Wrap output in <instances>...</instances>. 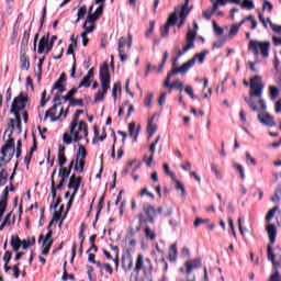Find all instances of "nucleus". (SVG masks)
<instances>
[{
    "label": "nucleus",
    "mask_w": 281,
    "mask_h": 281,
    "mask_svg": "<svg viewBox=\"0 0 281 281\" xmlns=\"http://www.w3.org/2000/svg\"><path fill=\"white\" fill-rule=\"evenodd\" d=\"M80 183H82V179L80 177L71 176L68 184L69 190H74L72 196H76L78 190H80Z\"/></svg>",
    "instance_id": "21"
},
{
    "label": "nucleus",
    "mask_w": 281,
    "mask_h": 281,
    "mask_svg": "<svg viewBox=\"0 0 281 281\" xmlns=\"http://www.w3.org/2000/svg\"><path fill=\"white\" fill-rule=\"evenodd\" d=\"M56 172L57 170L55 169L52 175V194L54 196V200H53V203L50 204V207H53V210H57L60 203V199L59 198L56 199V182H54V176L56 175Z\"/></svg>",
    "instance_id": "22"
},
{
    "label": "nucleus",
    "mask_w": 281,
    "mask_h": 281,
    "mask_svg": "<svg viewBox=\"0 0 281 281\" xmlns=\"http://www.w3.org/2000/svg\"><path fill=\"white\" fill-rule=\"evenodd\" d=\"M238 30H240V24H233L228 32V37L234 38V36H236V34H238Z\"/></svg>",
    "instance_id": "39"
},
{
    "label": "nucleus",
    "mask_w": 281,
    "mask_h": 281,
    "mask_svg": "<svg viewBox=\"0 0 281 281\" xmlns=\"http://www.w3.org/2000/svg\"><path fill=\"white\" fill-rule=\"evenodd\" d=\"M178 10L179 9H176V11L169 15L167 22L160 26V36H162V38H168V35L170 34V25L177 24V20L179 19L177 15Z\"/></svg>",
    "instance_id": "13"
},
{
    "label": "nucleus",
    "mask_w": 281,
    "mask_h": 281,
    "mask_svg": "<svg viewBox=\"0 0 281 281\" xmlns=\"http://www.w3.org/2000/svg\"><path fill=\"white\" fill-rule=\"evenodd\" d=\"M166 175H168V177H171L172 180H176L177 179V175H175V172L170 171V166L168 164H165L162 166Z\"/></svg>",
    "instance_id": "52"
},
{
    "label": "nucleus",
    "mask_w": 281,
    "mask_h": 281,
    "mask_svg": "<svg viewBox=\"0 0 281 281\" xmlns=\"http://www.w3.org/2000/svg\"><path fill=\"white\" fill-rule=\"evenodd\" d=\"M258 120L260 124H263V126H269L270 128H273V126H276V121H273V116L265 111L258 114Z\"/></svg>",
    "instance_id": "18"
},
{
    "label": "nucleus",
    "mask_w": 281,
    "mask_h": 281,
    "mask_svg": "<svg viewBox=\"0 0 281 281\" xmlns=\"http://www.w3.org/2000/svg\"><path fill=\"white\" fill-rule=\"evenodd\" d=\"M168 258L170 262H177V244L170 246Z\"/></svg>",
    "instance_id": "31"
},
{
    "label": "nucleus",
    "mask_w": 281,
    "mask_h": 281,
    "mask_svg": "<svg viewBox=\"0 0 281 281\" xmlns=\"http://www.w3.org/2000/svg\"><path fill=\"white\" fill-rule=\"evenodd\" d=\"M53 44H49V37L43 36L40 41L38 49L37 52L40 54H49L52 52Z\"/></svg>",
    "instance_id": "19"
},
{
    "label": "nucleus",
    "mask_w": 281,
    "mask_h": 281,
    "mask_svg": "<svg viewBox=\"0 0 281 281\" xmlns=\"http://www.w3.org/2000/svg\"><path fill=\"white\" fill-rule=\"evenodd\" d=\"M233 168L239 172L240 179H245V168L241 167L238 162H233Z\"/></svg>",
    "instance_id": "46"
},
{
    "label": "nucleus",
    "mask_w": 281,
    "mask_h": 281,
    "mask_svg": "<svg viewBox=\"0 0 281 281\" xmlns=\"http://www.w3.org/2000/svg\"><path fill=\"white\" fill-rule=\"evenodd\" d=\"M206 54H209L207 50L199 53V54L194 55L190 60L184 63L181 67H178V68L176 66L179 60V55H177V57L173 60L171 71L169 74H167V78L164 82V87L169 86L170 78H172V76H176L177 74H188L192 69V67H194L196 60L200 65H203Z\"/></svg>",
    "instance_id": "3"
},
{
    "label": "nucleus",
    "mask_w": 281,
    "mask_h": 281,
    "mask_svg": "<svg viewBox=\"0 0 281 281\" xmlns=\"http://www.w3.org/2000/svg\"><path fill=\"white\" fill-rule=\"evenodd\" d=\"M139 271H143L147 280L153 281V261L142 254L137 256L134 267L135 273H139Z\"/></svg>",
    "instance_id": "7"
},
{
    "label": "nucleus",
    "mask_w": 281,
    "mask_h": 281,
    "mask_svg": "<svg viewBox=\"0 0 281 281\" xmlns=\"http://www.w3.org/2000/svg\"><path fill=\"white\" fill-rule=\"evenodd\" d=\"M213 3V7L218 10L220 5H227L228 0H211Z\"/></svg>",
    "instance_id": "56"
},
{
    "label": "nucleus",
    "mask_w": 281,
    "mask_h": 281,
    "mask_svg": "<svg viewBox=\"0 0 281 281\" xmlns=\"http://www.w3.org/2000/svg\"><path fill=\"white\" fill-rule=\"evenodd\" d=\"M239 120L241 124H245L247 122V113L245 110H240L239 112Z\"/></svg>",
    "instance_id": "63"
},
{
    "label": "nucleus",
    "mask_w": 281,
    "mask_h": 281,
    "mask_svg": "<svg viewBox=\"0 0 281 281\" xmlns=\"http://www.w3.org/2000/svg\"><path fill=\"white\" fill-rule=\"evenodd\" d=\"M142 131V126H137L135 125V122L130 123L128 125V133H130V137L134 138V142H137V137H139V132Z\"/></svg>",
    "instance_id": "25"
},
{
    "label": "nucleus",
    "mask_w": 281,
    "mask_h": 281,
    "mask_svg": "<svg viewBox=\"0 0 281 281\" xmlns=\"http://www.w3.org/2000/svg\"><path fill=\"white\" fill-rule=\"evenodd\" d=\"M88 136L89 131L85 121H71L70 132L64 133L63 142L69 146L70 144L81 142V139H87Z\"/></svg>",
    "instance_id": "4"
},
{
    "label": "nucleus",
    "mask_w": 281,
    "mask_h": 281,
    "mask_svg": "<svg viewBox=\"0 0 281 281\" xmlns=\"http://www.w3.org/2000/svg\"><path fill=\"white\" fill-rule=\"evenodd\" d=\"M143 212L147 215V218L149 223H155V216L157 214H161L164 212V207L159 206L158 209H155V206L150 205L149 203L143 204Z\"/></svg>",
    "instance_id": "15"
},
{
    "label": "nucleus",
    "mask_w": 281,
    "mask_h": 281,
    "mask_svg": "<svg viewBox=\"0 0 281 281\" xmlns=\"http://www.w3.org/2000/svg\"><path fill=\"white\" fill-rule=\"evenodd\" d=\"M145 236L146 238H149V240H155V238H157V235L153 229H150V227L145 228Z\"/></svg>",
    "instance_id": "48"
},
{
    "label": "nucleus",
    "mask_w": 281,
    "mask_h": 281,
    "mask_svg": "<svg viewBox=\"0 0 281 281\" xmlns=\"http://www.w3.org/2000/svg\"><path fill=\"white\" fill-rule=\"evenodd\" d=\"M95 3L98 7H97L94 13L102 16V12L104 10V0H95Z\"/></svg>",
    "instance_id": "41"
},
{
    "label": "nucleus",
    "mask_w": 281,
    "mask_h": 281,
    "mask_svg": "<svg viewBox=\"0 0 281 281\" xmlns=\"http://www.w3.org/2000/svg\"><path fill=\"white\" fill-rule=\"evenodd\" d=\"M216 10L217 9H215V7L213 5L212 8L206 9L205 11H203L202 16L204 19H206V21H210V19H212V16L214 15V13H216Z\"/></svg>",
    "instance_id": "33"
},
{
    "label": "nucleus",
    "mask_w": 281,
    "mask_h": 281,
    "mask_svg": "<svg viewBox=\"0 0 281 281\" xmlns=\"http://www.w3.org/2000/svg\"><path fill=\"white\" fill-rule=\"evenodd\" d=\"M14 128L9 126L5 132L3 139L5 140V145L1 149V155L3 156V159H7V161H10L12 157H14V154L16 153V149L14 148V138H12V133Z\"/></svg>",
    "instance_id": "8"
},
{
    "label": "nucleus",
    "mask_w": 281,
    "mask_h": 281,
    "mask_svg": "<svg viewBox=\"0 0 281 281\" xmlns=\"http://www.w3.org/2000/svg\"><path fill=\"white\" fill-rule=\"evenodd\" d=\"M7 207H8V203L5 202V200H1L0 201V218L1 216H3Z\"/></svg>",
    "instance_id": "61"
},
{
    "label": "nucleus",
    "mask_w": 281,
    "mask_h": 281,
    "mask_svg": "<svg viewBox=\"0 0 281 281\" xmlns=\"http://www.w3.org/2000/svg\"><path fill=\"white\" fill-rule=\"evenodd\" d=\"M128 265L126 266V259L123 257L122 258V267L124 269V271H131L133 269V257L130 256V258L127 259Z\"/></svg>",
    "instance_id": "34"
},
{
    "label": "nucleus",
    "mask_w": 281,
    "mask_h": 281,
    "mask_svg": "<svg viewBox=\"0 0 281 281\" xmlns=\"http://www.w3.org/2000/svg\"><path fill=\"white\" fill-rule=\"evenodd\" d=\"M27 95L20 93L14 98L11 113H13L15 120H11L10 125L12 128H18V133H21V117H23L24 123L27 124V112L25 106H27Z\"/></svg>",
    "instance_id": "2"
},
{
    "label": "nucleus",
    "mask_w": 281,
    "mask_h": 281,
    "mask_svg": "<svg viewBox=\"0 0 281 281\" xmlns=\"http://www.w3.org/2000/svg\"><path fill=\"white\" fill-rule=\"evenodd\" d=\"M99 78H100L102 90L98 91L94 98V102H102V100H104V95H106V91L111 89V76L109 75L108 64H104L103 66L100 67Z\"/></svg>",
    "instance_id": "6"
},
{
    "label": "nucleus",
    "mask_w": 281,
    "mask_h": 281,
    "mask_svg": "<svg viewBox=\"0 0 281 281\" xmlns=\"http://www.w3.org/2000/svg\"><path fill=\"white\" fill-rule=\"evenodd\" d=\"M190 14V8H188V0L184 2V4L180 8V14L179 16L182 19H187V16Z\"/></svg>",
    "instance_id": "35"
},
{
    "label": "nucleus",
    "mask_w": 281,
    "mask_h": 281,
    "mask_svg": "<svg viewBox=\"0 0 281 281\" xmlns=\"http://www.w3.org/2000/svg\"><path fill=\"white\" fill-rule=\"evenodd\" d=\"M157 148V143H151V145L149 146V157L145 156L144 157V161L146 162L147 167L150 168V166H153V159L155 157V150Z\"/></svg>",
    "instance_id": "26"
},
{
    "label": "nucleus",
    "mask_w": 281,
    "mask_h": 281,
    "mask_svg": "<svg viewBox=\"0 0 281 281\" xmlns=\"http://www.w3.org/2000/svg\"><path fill=\"white\" fill-rule=\"evenodd\" d=\"M40 240H43L42 256H47V254H49V249H52V245L54 244V239L52 238V231H49L45 237L41 235Z\"/></svg>",
    "instance_id": "16"
},
{
    "label": "nucleus",
    "mask_w": 281,
    "mask_h": 281,
    "mask_svg": "<svg viewBox=\"0 0 281 281\" xmlns=\"http://www.w3.org/2000/svg\"><path fill=\"white\" fill-rule=\"evenodd\" d=\"M10 218H12V213H9L4 217L2 224L0 225V232H3V229H5V227H8V225H12V221Z\"/></svg>",
    "instance_id": "37"
},
{
    "label": "nucleus",
    "mask_w": 281,
    "mask_h": 281,
    "mask_svg": "<svg viewBox=\"0 0 281 281\" xmlns=\"http://www.w3.org/2000/svg\"><path fill=\"white\" fill-rule=\"evenodd\" d=\"M268 236L270 240V247L273 249V244L276 243V237L278 236V229L276 228L274 224H270L268 226Z\"/></svg>",
    "instance_id": "24"
},
{
    "label": "nucleus",
    "mask_w": 281,
    "mask_h": 281,
    "mask_svg": "<svg viewBox=\"0 0 281 281\" xmlns=\"http://www.w3.org/2000/svg\"><path fill=\"white\" fill-rule=\"evenodd\" d=\"M259 21H260V23H262L263 27H267V23H268L270 25L272 32H274V34H281V25L273 24V22H271V18H268L266 20L265 15L259 13Z\"/></svg>",
    "instance_id": "20"
},
{
    "label": "nucleus",
    "mask_w": 281,
    "mask_h": 281,
    "mask_svg": "<svg viewBox=\"0 0 281 281\" xmlns=\"http://www.w3.org/2000/svg\"><path fill=\"white\" fill-rule=\"evenodd\" d=\"M176 182V190L181 191V196H186V187L177 178L173 180Z\"/></svg>",
    "instance_id": "49"
},
{
    "label": "nucleus",
    "mask_w": 281,
    "mask_h": 281,
    "mask_svg": "<svg viewBox=\"0 0 281 281\" xmlns=\"http://www.w3.org/2000/svg\"><path fill=\"white\" fill-rule=\"evenodd\" d=\"M93 78V69H90L88 71V75L86 77H83V79L81 80L79 88L80 87H86L89 88L91 87V79Z\"/></svg>",
    "instance_id": "27"
},
{
    "label": "nucleus",
    "mask_w": 281,
    "mask_h": 281,
    "mask_svg": "<svg viewBox=\"0 0 281 281\" xmlns=\"http://www.w3.org/2000/svg\"><path fill=\"white\" fill-rule=\"evenodd\" d=\"M265 85H262V78L260 76H255L250 79V99L245 101L252 111H267V103L262 100V90Z\"/></svg>",
    "instance_id": "1"
},
{
    "label": "nucleus",
    "mask_w": 281,
    "mask_h": 281,
    "mask_svg": "<svg viewBox=\"0 0 281 281\" xmlns=\"http://www.w3.org/2000/svg\"><path fill=\"white\" fill-rule=\"evenodd\" d=\"M100 14L93 12V5L90 7L87 20L83 24L85 34H91L93 30L95 29V21L97 19H100Z\"/></svg>",
    "instance_id": "12"
},
{
    "label": "nucleus",
    "mask_w": 281,
    "mask_h": 281,
    "mask_svg": "<svg viewBox=\"0 0 281 281\" xmlns=\"http://www.w3.org/2000/svg\"><path fill=\"white\" fill-rule=\"evenodd\" d=\"M280 210V207L274 206L273 209H271L267 216H266V221L267 223H271V221L273 220V217L276 216V213Z\"/></svg>",
    "instance_id": "38"
},
{
    "label": "nucleus",
    "mask_w": 281,
    "mask_h": 281,
    "mask_svg": "<svg viewBox=\"0 0 281 281\" xmlns=\"http://www.w3.org/2000/svg\"><path fill=\"white\" fill-rule=\"evenodd\" d=\"M269 89L271 100H277L278 95H280V90L276 86H270Z\"/></svg>",
    "instance_id": "40"
},
{
    "label": "nucleus",
    "mask_w": 281,
    "mask_h": 281,
    "mask_svg": "<svg viewBox=\"0 0 281 281\" xmlns=\"http://www.w3.org/2000/svg\"><path fill=\"white\" fill-rule=\"evenodd\" d=\"M57 90L59 93H65V86L63 85V82L57 81L54 86H53V91Z\"/></svg>",
    "instance_id": "53"
},
{
    "label": "nucleus",
    "mask_w": 281,
    "mask_h": 281,
    "mask_svg": "<svg viewBox=\"0 0 281 281\" xmlns=\"http://www.w3.org/2000/svg\"><path fill=\"white\" fill-rule=\"evenodd\" d=\"M85 159H87V149L82 145H79L76 158L70 162V168H74L76 172H85Z\"/></svg>",
    "instance_id": "10"
},
{
    "label": "nucleus",
    "mask_w": 281,
    "mask_h": 281,
    "mask_svg": "<svg viewBox=\"0 0 281 281\" xmlns=\"http://www.w3.org/2000/svg\"><path fill=\"white\" fill-rule=\"evenodd\" d=\"M21 245H23V240H21L19 236L11 237V247L13 251H19V249H21Z\"/></svg>",
    "instance_id": "30"
},
{
    "label": "nucleus",
    "mask_w": 281,
    "mask_h": 281,
    "mask_svg": "<svg viewBox=\"0 0 281 281\" xmlns=\"http://www.w3.org/2000/svg\"><path fill=\"white\" fill-rule=\"evenodd\" d=\"M153 32H155V21L149 22V29L145 32L146 38H150V36H153Z\"/></svg>",
    "instance_id": "51"
},
{
    "label": "nucleus",
    "mask_w": 281,
    "mask_h": 281,
    "mask_svg": "<svg viewBox=\"0 0 281 281\" xmlns=\"http://www.w3.org/2000/svg\"><path fill=\"white\" fill-rule=\"evenodd\" d=\"M239 4L241 5V8H245L246 10H254V8H256L254 1L251 0H244Z\"/></svg>",
    "instance_id": "42"
},
{
    "label": "nucleus",
    "mask_w": 281,
    "mask_h": 281,
    "mask_svg": "<svg viewBox=\"0 0 281 281\" xmlns=\"http://www.w3.org/2000/svg\"><path fill=\"white\" fill-rule=\"evenodd\" d=\"M194 29H189L186 35V45L181 49H178V58H181L183 54H187V52H190V49H194V41H196V32L199 31V24L196 22H193Z\"/></svg>",
    "instance_id": "9"
},
{
    "label": "nucleus",
    "mask_w": 281,
    "mask_h": 281,
    "mask_svg": "<svg viewBox=\"0 0 281 281\" xmlns=\"http://www.w3.org/2000/svg\"><path fill=\"white\" fill-rule=\"evenodd\" d=\"M126 45H127L128 49H131V47L133 45V35L128 34V40H126V37H120L119 47L126 48Z\"/></svg>",
    "instance_id": "28"
},
{
    "label": "nucleus",
    "mask_w": 281,
    "mask_h": 281,
    "mask_svg": "<svg viewBox=\"0 0 281 281\" xmlns=\"http://www.w3.org/2000/svg\"><path fill=\"white\" fill-rule=\"evenodd\" d=\"M203 265L201 258L190 259L184 262L183 267L180 268L181 273L190 276L194 269H199Z\"/></svg>",
    "instance_id": "14"
},
{
    "label": "nucleus",
    "mask_w": 281,
    "mask_h": 281,
    "mask_svg": "<svg viewBox=\"0 0 281 281\" xmlns=\"http://www.w3.org/2000/svg\"><path fill=\"white\" fill-rule=\"evenodd\" d=\"M181 82V80L177 79L173 82H169V86H165L167 89H169V93L172 92V89H177L179 87V83Z\"/></svg>",
    "instance_id": "57"
},
{
    "label": "nucleus",
    "mask_w": 281,
    "mask_h": 281,
    "mask_svg": "<svg viewBox=\"0 0 281 281\" xmlns=\"http://www.w3.org/2000/svg\"><path fill=\"white\" fill-rule=\"evenodd\" d=\"M56 111H58V104H54L48 111H46L45 114V120H47V117H50L52 122H57V120L60 119V115L64 114V117H67V112L63 111V109L60 110L59 115L56 114Z\"/></svg>",
    "instance_id": "17"
},
{
    "label": "nucleus",
    "mask_w": 281,
    "mask_h": 281,
    "mask_svg": "<svg viewBox=\"0 0 281 281\" xmlns=\"http://www.w3.org/2000/svg\"><path fill=\"white\" fill-rule=\"evenodd\" d=\"M210 168H211V172L214 175L215 179H217V181H222L223 172L221 171L218 166H216V164H211Z\"/></svg>",
    "instance_id": "29"
},
{
    "label": "nucleus",
    "mask_w": 281,
    "mask_h": 281,
    "mask_svg": "<svg viewBox=\"0 0 281 281\" xmlns=\"http://www.w3.org/2000/svg\"><path fill=\"white\" fill-rule=\"evenodd\" d=\"M139 196H149V199L155 200V194L148 191V188H143L139 192Z\"/></svg>",
    "instance_id": "50"
},
{
    "label": "nucleus",
    "mask_w": 281,
    "mask_h": 281,
    "mask_svg": "<svg viewBox=\"0 0 281 281\" xmlns=\"http://www.w3.org/2000/svg\"><path fill=\"white\" fill-rule=\"evenodd\" d=\"M281 249L279 247L272 248L271 245L267 246V258L268 261L271 262L273 273L269 277L268 281H281L280 271L281 269Z\"/></svg>",
    "instance_id": "5"
},
{
    "label": "nucleus",
    "mask_w": 281,
    "mask_h": 281,
    "mask_svg": "<svg viewBox=\"0 0 281 281\" xmlns=\"http://www.w3.org/2000/svg\"><path fill=\"white\" fill-rule=\"evenodd\" d=\"M281 189L277 190L274 196L271 198L272 203H280Z\"/></svg>",
    "instance_id": "62"
},
{
    "label": "nucleus",
    "mask_w": 281,
    "mask_h": 281,
    "mask_svg": "<svg viewBox=\"0 0 281 281\" xmlns=\"http://www.w3.org/2000/svg\"><path fill=\"white\" fill-rule=\"evenodd\" d=\"M203 223H210V218H201V217H196L193 225L194 227H199V225H203Z\"/></svg>",
    "instance_id": "59"
},
{
    "label": "nucleus",
    "mask_w": 281,
    "mask_h": 281,
    "mask_svg": "<svg viewBox=\"0 0 281 281\" xmlns=\"http://www.w3.org/2000/svg\"><path fill=\"white\" fill-rule=\"evenodd\" d=\"M153 120H155V117H151L147 125V133L149 137H153V134L157 133V125L153 123Z\"/></svg>",
    "instance_id": "32"
},
{
    "label": "nucleus",
    "mask_w": 281,
    "mask_h": 281,
    "mask_svg": "<svg viewBox=\"0 0 281 281\" xmlns=\"http://www.w3.org/2000/svg\"><path fill=\"white\" fill-rule=\"evenodd\" d=\"M184 93L191 98V100H194V88L192 86H187L184 89Z\"/></svg>",
    "instance_id": "58"
},
{
    "label": "nucleus",
    "mask_w": 281,
    "mask_h": 281,
    "mask_svg": "<svg viewBox=\"0 0 281 281\" xmlns=\"http://www.w3.org/2000/svg\"><path fill=\"white\" fill-rule=\"evenodd\" d=\"M86 15H87V7H81L77 13V16H78L77 21H80V19H85Z\"/></svg>",
    "instance_id": "54"
},
{
    "label": "nucleus",
    "mask_w": 281,
    "mask_h": 281,
    "mask_svg": "<svg viewBox=\"0 0 281 281\" xmlns=\"http://www.w3.org/2000/svg\"><path fill=\"white\" fill-rule=\"evenodd\" d=\"M117 52L121 63H126V60H128V56L126 55V48L119 46Z\"/></svg>",
    "instance_id": "36"
},
{
    "label": "nucleus",
    "mask_w": 281,
    "mask_h": 281,
    "mask_svg": "<svg viewBox=\"0 0 281 281\" xmlns=\"http://www.w3.org/2000/svg\"><path fill=\"white\" fill-rule=\"evenodd\" d=\"M243 223H245V217H239L238 218L239 233L241 236H245V232H248V231L247 228H243Z\"/></svg>",
    "instance_id": "55"
},
{
    "label": "nucleus",
    "mask_w": 281,
    "mask_h": 281,
    "mask_svg": "<svg viewBox=\"0 0 281 281\" xmlns=\"http://www.w3.org/2000/svg\"><path fill=\"white\" fill-rule=\"evenodd\" d=\"M272 41H273V44L274 45H281V36H279V35H273L272 36Z\"/></svg>",
    "instance_id": "64"
},
{
    "label": "nucleus",
    "mask_w": 281,
    "mask_h": 281,
    "mask_svg": "<svg viewBox=\"0 0 281 281\" xmlns=\"http://www.w3.org/2000/svg\"><path fill=\"white\" fill-rule=\"evenodd\" d=\"M69 175H71V168L69 167V170L61 168L59 170L58 177H59V183L57 184L56 189L60 190L63 186H65V179H68Z\"/></svg>",
    "instance_id": "23"
},
{
    "label": "nucleus",
    "mask_w": 281,
    "mask_h": 281,
    "mask_svg": "<svg viewBox=\"0 0 281 281\" xmlns=\"http://www.w3.org/2000/svg\"><path fill=\"white\" fill-rule=\"evenodd\" d=\"M64 210H65V205H61L58 211H55L53 221L58 223V221H60V218H63V211Z\"/></svg>",
    "instance_id": "43"
},
{
    "label": "nucleus",
    "mask_w": 281,
    "mask_h": 281,
    "mask_svg": "<svg viewBox=\"0 0 281 281\" xmlns=\"http://www.w3.org/2000/svg\"><path fill=\"white\" fill-rule=\"evenodd\" d=\"M168 93L167 92H161L159 100H158V104L159 106H164L166 104V98H167Z\"/></svg>",
    "instance_id": "60"
},
{
    "label": "nucleus",
    "mask_w": 281,
    "mask_h": 281,
    "mask_svg": "<svg viewBox=\"0 0 281 281\" xmlns=\"http://www.w3.org/2000/svg\"><path fill=\"white\" fill-rule=\"evenodd\" d=\"M269 47H271V43L269 42H258L251 40L248 45L249 52H252L256 56H259L261 54L263 58H267L269 56Z\"/></svg>",
    "instance_id": "11"
},
{
    "label": "nucleus",
    "mask_w": 281,
    "mask_h": 281,
    "mask_svg": "<svg viewBox=\"0 0 281 281\" xmlns=\"http://www.w3.org/2000/svg\"><path fill=\"white\" fill-rule=\"evenodd\" d=\"M7 181H8V171L1 169L0 170V188L1 186H5Z\"/></svg>",
    "instance_id": "47"
},
{
    "label": "nucleus",
    "mask_w": 281,
    "mask_h": 281,
    "mask_svg": "<svg viewBox=\"0 0 281 281\" xmlns=\"http://www.w3.org/2000/svg\"><path fill=\"white\" fill-rule=\"evenodd\" d=\"M21 67L22 69L29 70L30 69V59H27V57L25 55H21Z\"/></svg>",
    "instance_id": "45"
},
{
    "label": "nucleus",
    "mask_w": 281,
    "mask_h": 281,
    "mask_svg": "<svg viewBox=\"0 0 281 281\" xmlns=\"http://www.w3.org/2000/svg\"><path fill=\"white\" fill-rule=\"evenodd\" d=\"M117 91H122V83L120 82L114 83L112 89V97L114 101L117 100Z\"/></svg>",
    "instance_id": "44"
}]
</instances>
